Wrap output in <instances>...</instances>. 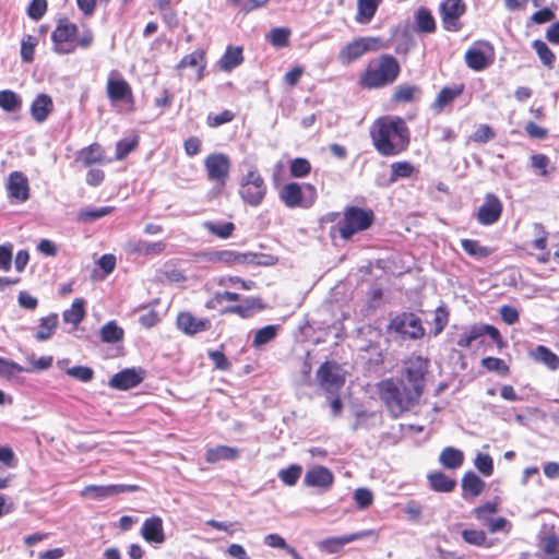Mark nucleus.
<instances>
[{"instance_id": "b1692460", "label": "nucleus", "mask_w": 559, "mask_h": 559, "mask_svg": "<svg viewBox=\"0 0 559 559\" xmlns=\"http://www.w3.org/2000/svg\"><path fill=\"white\" fill-rule=\"evenodd\" d=\"M177 324L183 333L189 335L207 331L211 328L209 319L195 318L190 313H180L177 318Z\"/></svg>"}, {"instance_id": "49530a36", "label": "nucleus", "mask_w": 559, "mask_h": 559, "mask_svg": "<svg viewBox=\"0 0 559 559\" xmlns=\"http://www.w3.org/2000/svg\"><path fill=\"white\" fill-rule=\"evenodd\" d=\"M102 340L105 343H116L122 340L123 330L115 321L106 323L100 330Z\"/></svg>"}, {"instance_id": "c9c22d12", "label": "nucleus", "mask_w": 559, "mask_h": 559, "mask_svg": "<svg viewBox=\"0 0 559 559\" xmlns=\"http://www.w3.org/2000/svg\"><path fill=\"white\" fill-rule=\"evenodd\" d=\"M195 68L198 73V79L202 78V72L205 69V60L204 52L201 50H195L187 56H185L181 61L178 63L177 69L182 70L185 68Z\"/></svg>"}, {"instance_id": "8fccbe9b", "label": "nucleus", "mask_w": 559, "mask_h": 559, "mask_svg": "<svg viewBox=\"0 0 559 559\" xmlns=\"http://www.w3.org/2000/svg\"><path fill=\"white\" fill-rule=\"evenodd\" d=\"M533 47L536 50L540 61L549 69L554 68L556 57L549 47L542 40H535Z\"/></svg>"}, {"instance_id": "393cba45", "label": "nucleus", "mask_w": 559, "mask_h": 559, "mask_svg": "<svg viewBox=\"0 0 559 559\" xmlns=\"http://www.w3.org/2000/svg\"><path fill=\"white\" fill-rule=\"evenodd\" d=\"M142 537L148 543L162 544L165 540L163 520L159 516H151L143 522Z\"/></svg>"}, {"instance_id": "1a4fd4ad", "label": "nucleus", "mask_w": 559, "mask_h": 559, "mask_svg": "<svg viewBox=\"0 0 559 559\" xmlns=\"http://www.w3.org/2000/svg\"><path fill=\"white\" fill-rule=\"evenodd\" d=\"M429 361L420 356L412 357L405 362L403 376L409 389H417L420 397L424 392L425 376L428 372Z\"/></svg>"}, {"instance_id": "f03ea898", "label": "nucleus", "mask_w": 559, "mask_h": 559, "mask_svg": "<svg viewBox=\"0 0 559 559\" xmlns=\"http://www.w3.org/2000/svg\"><path fill=\"white\" fill-rule=\"evenodd\" d=\"M378 393L390 413L397 417L419 400L417 389H409L403 380L386 379L378 384Z\"/></svg>"}, {"instance_id": "e433bc0d", "label": "nucleus", "mask_w": 559, "mask_h": 559, "mask_svg": "<svg viewBox=\"0 0 559 559\" xmlns=\"http://www.w3.org/2000/svg\"><path fill=\"white\" fill-rule=\"evenodd\" d=\"M415 22L418 32L433 33L436 31V21L427 8H419L417 10Z\"/></svg>"}, {"instance_id": "052dcab7", "label": "nucleus", "mask_w": 559, "mask_h": 559, "mask_svg": "<svg viewBox=\"0 0 559 559\" xmlns=\"http://www.w3.org/2000/svg\"><path fill=\"white\" fill-rule=\"evenodd\" d=\"M67 374L82 382H90L93 379L94 371L90 367L75 366L67 370Z\"/></svg>"}, {"instance_id": "423d86ee", "label": "nucleus", "mask_w": 559, "mask_h": 559, "mask_svg": "<svg viewBox=\"0 0 559 559\" xmlns=\"http://www.w3.org/2000/svg\"><path fill=\"white\" fill-rule=\"evenodd\" d=\"M280 199L287 207L309 209L317 199V190L310 183H286L280 191Z\"/></svg>"}, {"instance_id": "c756f323", "label": "nucleus", "mask_w": 559, "mask_h": 559, "mask_svg": "<svg viewBox=\"0 0 559 559\" xmlns=\"http://www.w3.org/2000/svg\"><path fill=\"white\" fill-rule=\"evenodd\" d=\"M263 308H264V306L262 305L260 299L247 298L243 300V302L241 305L227 307L224 310V312L225 313H235L243 319H247V318L252 317L255 312L262 310Z\"/></svg>"}, {"instance_id": "9b49d317", "label": "nucleus", "mask_w": 559, "mask_h": 559, "mask_svg": "<svg viewBox=\"0 0 559 559\" xmlns=\"http://www.w3.org/2000/svg\"><path fill=\"white\" fill-rule=\"evenodd\" d=\"M380 39L376 37H361L355 39L342 48L338 58L342 63L348 64L359 59L367 51L378 50L380 48Z\"/></svg>"}, {"instance_id": "ddd939ff", "label": "nucleus", "mask_w": 559, "mask_h": 559, "mask_svg": "<svg viewBox=\"0 0 559 559\" xmlns=\"http://www.w3.org/2000/svg\"><path fill=\"white\" fill-rule=\"evenodd\" d=\"M466 11L463 0H444L440 4L442 24L448 32H459L462 28L460 19Z\"/></svg>"}, {"instance_id": "6e6552de", "label": "nucleus", "mask_w": 559, "mask_h": 559, "mask_svg": "<svg viewBox=\"0 0 559 559\" xmlns=\"http://www.w3.org/2000/svg\"><path fill=\"white\" fill-rule=\"evenodd\" d=\"M495 59V49L489 41H476L465 52V62L468 68L475 71H481L488 68Z\"/></svg>"}, {"instance_id": "6ab92c4d", "label": "nucleus", "mask_w": 559, "mask_h": 559, "mask_svg": "<svg viewBox=\"0 0 559 559\" xmlns=\"http://www.w3.org/2000/svg\"><path fill=\"white\" fill-rule=\"evenodd\" d=\"M537 547L539 559H559V534L555 527L538 536Z\"/></svg>"}, {"instance_id": "58836bf2", "label": "nucleus", "mask_w": 559, "mask_h": 559, "mask_svg": "<svg viewBox=\"0 0 559 559\" xmlns=\"http://www.w3.org/2000/svg\"><path fill=\"white\" fill-rule=\"evenodd\" d=\"M0 108L5 111H19L22 108V98L11 90L0 91Z\"/></svg>"}, {"instance_id": "7ed1b4c3", "label": "nucleus", "mask_w": 559, "mask_h": 559, "mask_svg": "<svg viewBox=\"0 0 559 559\" xmlns=\"http://www.w3.org/2000/svg\"><path fill=\"white\" fill-rule=\"evenodd\" d=\"M401 67L391 55H382L369 62L360 78V84L367 88H380L392 84L399 76Z\"/></svg>"}, {"instance_id": "412c9836", "label": "nucleus", "mask_w": 559, "mask_h": 559, "mask_svg": "<svg viewBox=\"0 0 559 559\" xmlns=\"http://www.w3.org/2000/svg\"><path fill=\"white\" fill-rule=\"evenodd\" d=\"M166 243L163 241L150 242L143 239H130L126 243V251L130 254L154 257L164 252Z\"/></svg>"}, {"instance_id": "ea45409f", "label": "nucleus", "mask_w": 559, "mask_h": 559, "mask_svg": "<svg viewBox=\"0 0 559 559\" xmlns=\"http://www.w3.org/2000/svg\"><path fill=\"white\" fill-rule=\"evenodd\" d=\"M112 211V206L85 207L79 212L78 218L80 222L91 223L110 214Z\"/></svg>"}, {"instance_id": "0eeeda50", "label": "nucleus", "mask_w": 559, "mask_h": 559, "mask_svg": "<svg viewBox=\"0 0 559 559\" xmlns=\"http://www.w3.org/2000/svg\"><path fill=\"white\" fill-rule=\"evenodd\" d=\"M78 31L75 24L69 21H60L51 34L55 51L61 55L74 52Z\"/></svg>"}, {"instance_id": "bb28decb", "label": "nucleus", "mask_w": 559, "mask_h": 559, "mask_svg": "<svg viewBox=\"0 0 559 559\" xmlns=\"http://www.w3.org/2000/svg\"><path fill=\"white\" fill-rule=\"evenodd\" d=\"M8 190L10 197L19 201H26L29 197L28 181L26 177L19 171H14L10 175Z\"/></svg>"}, {"instance_id": "de8ad7c7", "label": "nucleus", "mask_w": 559, "mask_h": 559, "mask_svg": "<svg viewBox=\"0 0 559 559\" xmlns=\"http://www.w3.org/2000/svg\"><path fill=\"white\" fill-rule=\"evenodd\" d=\"M462 538L465 543L474 546H485L490 547L491 544L487 543L486 533L481 530H463Z\"/></svg>"}, {"instance_id": "cd10ccee", "label": "nucleus", "mask_w": 559, "mask_h": 559, "mask_svg": "<svg viewBox=\"0 0 559 559\" xmlns=\"http://www.w3.org/2000/svg\"><path fill=\"white\" fill-rule=\"evenodd\" d=\"M52 109L53 103L51 97L47 94H39L31 105V115L36 122L43 123L46 121Z\"/></svg>"}, {"instance_id": "dca6fc26", "label": "nucleus", "mask_w": 559, "mask_h": 559, "mask_svg": "<svg viewBox=\"0 0 559 559\" xmlns=\"http://www.w3.org/2000/svg\"><path fill=\"white\" fill-rule=\"evenodd\" d=\"M219 263L228 264V265H245V264H263L269 265L273 262L271 261L272 258L259 254V253H252V252H238L235 250H219Z\"/></svg>"}, {"instance_id": "4d7b16f0", "label": "nucleus", "mask_w": 559, "mask_h": 559, "mask_svg": "<svg viewBox=\"0 0 559 559\" xmlns=\"http://www.w3.org/2000/svg\"><path fill=\"white\" fill-rule=\"evenodd\" d=\"M289 168L293 177L301 178L310 173L311 165L306 158H295L290 162Z\"/></svg>"}, {"instance_id": "72a5a7b5", "label": "nucleus", "mask_w": 559, "mask_h": 559, "mask_svg": "<svg viewBox=\"0 0 559 559\" xmlns=\"http://www.w3.org/2000/svg\"><path fill=\"white\" fill-rule=\"evenodd\" d=\"M462 489L464 496L471 495L475 498L484 491L485 483L475 473L467 472L462 478Z\"/></svg>"}, {"instance_id": "2eb2a0df", "label": "nucleus", "mask_w": 559, "mask_h": 559, "mask_svg": "<svg viewBox=\"0 0 559 559\" xmlns=\"http://www.w3.org/2000/svg\"><path fill=\"white\" fill-rule=\"evenodd\" d=\"M107 96L111 103H133V94L130 84L121 78L117 71H111L107 80Z\"/></svg>"}, {"instance_id": "a211bd4d", "label": "nucleus", "mask_w": 559, "mask_h": 559, "mask_svg": "<svg viewBox=\"0 0 559 559\" xmlns=\"http://www.w3.org/2000/svg\"><path fill=\"white\" fill-rule=\"evenodd\" d=\"M304 484L325 491L333 486L334 475L328 467L316 465L306 472Z\"/></svg>"}, {"instance_id": "c03bdc74", "label": "nucleus", "mask_w": 559, "mask_h": 559, "mask_svg": "<svg viewBox=\"0 0 559 559\" xmlns=\"http://www.w3.org/2000/svg\"><path fill=\"white\" fill-rule=\"evenodd\" d=\"M464 251L473 258L483 259L491 253V250L481 246L477 240L463 239L461 241Z\"/></svg>"}, {"instance_id": "5701e85b", "label": "nucleus", "mask_w": 559, "mask_h": 559, "mask_svg": "<svg viewBox=\"0 0 559 559\" xmlns=\"http://www.w3.org/2000/svg\"><path fill=\"white\" fill-rule=\"evenodd\" d=\"M143 381V373L141 370L124 369L114 374L109 380V385L118 390H129L136 386Z\"/></svg>"}, {"instance_id": "79ce46f5", "label": "nucleus", "mask_w": 559, "mask_h": 559, "mask_svg": "<svg viewBox=\"0 0 559 559\" xmlns=\"http://www.w3.org/2000/svg\"><path fill=\"white\" fill-rule=\"evenodd\" d=\"M203 227L211 234L222 239L230 237L233 231L235 230V225L230 222L215 223L207 221L203 223Z\"/></svg>"}, {"instance_id": "c85d7f7f", "label": "nucleus", "mask_w": 559, "mask_h": 559, "mask_svg": "<svg viewBox=\"0 0 559 559\" xmlns=\"http://www.w3.org/2000/svg\"><path fill=\"white\" fill-rule=\"evenodd\" d=\"M429 487L437 492H451L456 487V480L442 472H431L427 475Z\"/></svg>"}, {"instance_id": "f704fd0d", "label": "nucleus", "mask_w": 559, "mask_h": 559, "mask_svg": "<svg viewBox=\"0 0 559 559\" xmlns=\"http://www.w3.org/2000/svg\"><path fill=\"white\" fill-rule=\"evenodd\" d=\"M105 156L103 147L98 143H93L82 148L78 154V159L85 166L103 162Z\"/></svg>"}, {"instance_id": "603ef678", "label": "nucleus", "mask_w": 559, "mask_h": 559, "mask_svg": "<svg viewBox=\"0 0 559 559\" xmlns=\"http://www.w3.org/2000/svg\"><path fill=\"white\" fill-rule=\"evenodd\" d=\"M138 146V138H126L116 145V159H124Z\"/></svg>"}, {"instance_id": "f8f14e48", "label": "nucleus", "mask_w": 559, "mask_h": 559, "mask_svg": "<svg viewBox=\"0 0 559 559\" xmlns=\"http://www.w3.org/2000/svg\"><path fill=\"white\" fill-rule=\"evenodd\" d=\"M204 166L210 181L221 187L226 183L229 177L230 160L225 154L209 155L204 160Z\"/></svg>"}, {"instance_id": "4be33fe9", "label": "nucleus", "mask_w": 559, "mask_h": 559, "mask_svg": "<svg viewBox=\"0 0 559 559\" xmlns=\"http://www.w3.org/2000/svg\"><path fill=\"white\" fill-rule=\"evenodd\" d=\"M369 536H378L376 531L367 530L360 531L356 533H352L348 535L340 536V537H330L322 542V547L330 554L340 551L346 544L352 542L362 539Z\"/></svg>"}, {"instance_id": "9d476101", "label": "nucleus", "mask_w": 559, "mask_h": 559, "mask_svg": "<svg viewBox=\"0 0 559 559\" xmlns=\"http://www.w3.org/2000/svg\"><path fill=\"white\" fill-rule=\"evenodd\" d=\"M389 330L412 340L420 338L425 333L419 318L406 312L394 317L389 324Z\"/></svg>"}, {"instance_id": "4c0bfd02", "label": "nucleus", "mask_w": 559, "mask_h": 559, "mask_svg": "<svg viewBox=\"0 0 559 559\" xmlns=\"http://www.w3.org/2000/svg\"><path fill=\"white\" fill-rule=\"evenodd\" d=\"M58 325V316L52 313L48 317L40 319L39 329L35 335L36 340L39 342L47 341L51 337L53 334V331L56 330Z\"/></svg>"}, {"instance_id": "473e14b6", "label": "nucleus", "mask_w": 559, "mask_h": 559, "mask_svg": "<svg viewBox=\"0 0 559 559\" xmlns=\"http://www.w3.org/2000/svg\"><path fill=\"white\" fill-rule=\"evenodd\" d=\"M532 357L552 371L559 369V356L544 345H538L534 352H532Z\"/></svg>"}, {"instance_id": "39448f33", "label": "nucleus", "mask_w": 559, "mask_h": 559, "mask_svg": "<svg viewBox=\"0 0 559 559\" xmlns=\"http://www.w3.org/2000/svg\"><path fill=\"white\" fill-rule=\"evenodd\" d=\"M374 219L373 212L370 209L349 206L344 211V218L338 224V231L343 239H349L358 231L368 229Z\"/></svg>"}, {"instance_id": "09e8293b", "label": "nucleus", "mask_w": 559, "mask_h": 559, "mask_svg": "<svg viewBox=\"0 0 559 559\" xmlns=\"http://www.w3.org/2000/svg\"><path fill=\"white\" fill-rule=\"evenodd\" d=\"M414 173V166L409 162H396L391 165L390 181L395 182L400 178H409Z\"/></svg>"}, {"instance_id": "2f4dec72", "label": "nucleus", "mask_w": 559, "mask_h": 559, "mask_svg": "<svg viewBox=\"0 0 559 559\" xmlns=\"http://www.w3.org/2000/svg\"><path fill=\"white\" fill-rule=\"evenodd\" d=\"M382 0H357L355 20L359 24H368L374 16Z\"/></svg>"}, {"instance_id": "aec40b11", "label": "nucleus", "mask_w": 559, "mask_h": 559, "mask_svg": "<svg viewBox=\"0 0 559 559\" xmlns=\"http://www.w3.org/2000/svg\"><path fill=\"white\" fill-rule=\"evenodd\" d=\"M502 213V204L500 200L493 194H487L484 204H481L477 212V221L481 225H491L496 223Z\"/></svg>"}, {"instance_id": "0e129e2a", "label": "nucleus", "mask_w": 559, "mask_h": 559, "mask_svg": "<svg viewBox=\"0 0 559 559\" xmlns=\"http://www.w3.org/2000/svg\"><path fill=\"white\" fill-rule=\"evenodd\" d=\"M474 515L478 520H485L489 515L495 514L498 512V503L492 501H487L479 507L474 509Z\"/></svg>"}, {"instance_id": "bf43d9fd", "label": "nucleus", "mask_w": 559, "mask_h": 559, "mask_svg": "<svg viewBox=\"0 0 559 559\" xmlns=\"http://www.w3.org/2000/svg\"><path fill=\"white\" fill-rule=\"evenodd\" d=\"M354 500L360 510H365L372 504L373 496L368 488H358L354 492Z\"/></svg>"}, {"instance_id": "338daca9", "label": "nucleus", "mask_w": 559, "mask_h": 559, "mask_svg": "<svg viewBox=\"0 0 559 559\" xmlns=\"http://www.w3.org/2000/svg\"><path fill=\"white\" fill-rule=\"evenodd\" d=\"M234 119V114L230 110H224L218 115H209L207 124L216 128L224 123L230 122Z\"/></svg>"}, {"instance_id": "a18cd8bd", "label": "nucleus", "mask_w": 559, "mask_h": 559, "mask_svg": "<svg viewBox=\"0 0 559 559\" xmlns=\"http://www.w3.org/2000/svg\"><path fill=\"white\" fill-rule=\"evenodd\" d=\"M276 334H277V326L276 325H266V326H264L262 329H259L254 333V337H253V341H252V346L255 347V348H259V347L267 344L272 340H274Z\"/></svg>"}, {"instance_id": "37998d69", "label": "nucleus", "mask_w": 559, "mask_h": 559, "mask_svg": "<svg viewBox=\"0 0 559 559\" xmlns=\"http://www.w3.org/2000/svg\"><path fill=\"white\" fill-rule=\"evenodd\" d=\"M419 94L420 88L418 86L411 84H402L395 88L393 98L399 103H411Z\"/></svg>"}, {"instance_id": "69168bd1", "label": "nucleus", "mask_w": 559, "mask_h": 559, "mask_svg": "<svg viewBox=\"0 0 559 559\" xmlns=\"http://www.w3.org/2000/svg\"><path fill=\"white\" fill-rule=\"evenodd\" d=\"M493 138L495 132L488 124L479 126L472 135V140L477 143H487Z\"/></svg>"}, {"instance_id": "f257e3e1", "label": "nucleus", "mask_w": 559, "mask_h": 559, "mask_svg": "<svg viewBox=\"0 0 559 559\" xmlns=\"http://www.w3.org/2000/svg\"><path fill=\"white\" fill-rule=\"evenodd\" d=\"M370 134L376 150L383 156H395L405 151L409 143L408 128L399 117L378 119Z\"/></svg>"}, {"instance_id": "4468645a", "label": "nucleus", "mask_w": 559, "mask_h": 559, "mask_svg": "<svg viewBox=\"0 0 559 559\" xmlns=\"http://www.w3.org/2000/svg\"><path fill=\"white\" fill-rule=\"evenodd\" d=\"M320 385L328 392L334 393L344 384V372L335 362L323 364L317 372Z\"/></svg>"}, {"instance_id": "7c9ffc66", "label": "nucleus", "mask_w": 559, "mask_h": 559, "mask_svg": "<svg viewBox=\"0 0 559 559\" xmlns=\"http://www.w3.org/2000/svg\"><path fill=\"white\" fill-rule=\"evenodd\" d=\"M243 61L242 48L228 46L225 53L218 61L219 69L225 72H230L233 69L240 66Z\"/></svg>"}, {"instance_id": "20e7f679", "label": "nucleus", "mask_w": 559, "mask_h": 559, "mask_svg": "<svg viewBox=\"0 0 559 559\" xmlns=\"http://www.w3.org/2000/svg\"><path fill=\"white\" fill-rule=\"evenodd\" d=\"M247 171L239 183V195L250 206H259L266 194V185L258 168L252 164H246Z\"/></svg>"}, {"instance_id": "13d9d810", "label": "nucleus", "mask_w": 559, "mask_h": 559, "mask_svg": "<svg viewBox=\"0 0 559 559\" xmlns=\"http://www.w3.org/2000/svg\"><path fill=\"white\" fill-rule=\"evenodd\" d=\"M36 43V38L32 35L23 37L21 44V57L23 61L31 62L33 60Z\"/></svg>"}, {"instance_id": "3c124183", "label": "nucleus", "mask_w": 559, "mask_h": 559, "mask_svg": "<svg viewBox=\"0 0 559 559\" xmlns=\"http://www.w3.org/2000/svg\"><path fill=\"white\" fill-rule=\"evenodd\" d=\"M29 372L31 369L23 368L19 364L0 357V376L12 379L16 373Z\"/></svg>"}, {"instance_id": "6e6d98bb", "label": "nucleus", "mask_w": 559, "mask_h": 559, "mask_svg": "<svg viewBox=\"0 0 559 559\" xmlns=\"http://www.w3.org/2000/svg\"><path fill=\"white\" fill-rule=\"evenodd\" d=\"M289 35L290 33L287 28L275 27L271 29L269 39L273 46L284 47L288 44Z\"/></svg>"}, {"instance_id": "5fc2aeb1", "label": "nucleus", "mask_w": 559, "mask_h": 559, "mask_svg": "<svg viewBox=\"0 0 559 559\" xmlns=\"http://www.w3.org/2000/svg\"><path fill=\"white\" fill-rule=\"evenodd\" d=\"M481 366L486 368L488 371H495L502 376L509 373L508 365L500 358L485 357L481 359Z\"/></svg>"}, {"instance_id": "e2e57ef3", "label": "nucleus", "mask_w": 559, "mask_h": 559, "mask_svg": "<svg viewBox=\"0 0 559 559\" xmlns=\"http://www.w3.org/2000/svg\"><path fill=\"white\" fill-rule=\"evenodd\" d=\"M478 325H473L468 331L464 332L460 338L457 340L456 344L460 347H469L474 341H476L478 337H480Z\"/></svg>"}, {"instance_id": "774afa93", "label": "nucleus", "mask_w": 559, "mask_h": 559, "mask_svg": "<svg viewBox=\"0 0 559 559\" xmlns=\"http://www.w3.org/2000/svg\"><path fill=\"white\" fill-rule=\"evenodd\" d=\"M531 165L534 169L539 170L540 176H546L549 158L544 154H534L531 156Z\"/></svg>"}, {"instance_id": "f3484780", "label": "nucleus", "mask_w": 559, "mask_h": 559, "mask_svg": "<svg viewBox=\"0 0 559 559\" xmlns=\"http://www.w3.org/2000/svg\"><path fill=\"white\" fill-rule=\"evenodd\" d=\"M138 485H88L82 491V497H91L95 500H103L127 491H139Z\"/></svg>"}, {"instance_id": "680f3d73", "label": "nucleus", "mask_w": 559, "mask_h": 559, "mask_svg": "<svg viewBox=\"0 0 559 559\" xmlns=\"http://www.w3.org/2000/svg\"><path fill=\"white\" fill-rule=\"evenodd\" d=\"M47 11L46 0H33L27 9V14L31 19L38 21Z\"/></svg>"}, {"instance_id": "a878e982", "label": "nucleus", "mask_w": 559, "mask_h": 559, "mask_svg": "<svg viewBox=\"0 0 559 559\" xmlns=\"http://www.w3.org/2000/svg\"><path fill=\"white\" fill-rule=\"evenodd\" d=\"M464 91L463 84H454L452 86L443 87L437 95L435 102L431 105L432 110L436 114H440L443 109L450 106L453 100L459 97Z\"/></svg>"}, {"instance_id": "864d4df0", "label": "nucleus", "mask_w": 559, "mask_h": 559, "mask_svg": "<svg viewBox=\"0 0 559 559\" xmlns=\"http://www.w3.org/2000/svg\"><path fill=\"white\" fill-rule=\"evenodd\" d=\"M301 472L302 468L300 465L293 464L289 467L282 469L278 473V477L284 484L288 486H294L299 479Z\"/></svg>"}, {"instance_id": "a19ab883", "label": "nucleus", "mask_w": 559, "mask_h": 559, "mask_svg": "<svg viewBox=\"0 0 559 559\" xmlns=\"http://www.w3.org/2000/svg\"><path fill=\"white\" fill-rule=\"evenodd\" d=\"M84 301L82 299H75L70 309L63 312V320L67 323L78 325L84 318Z\"/></svg>"}]
</instances>
